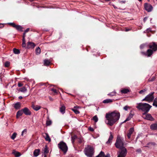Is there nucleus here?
<instances>
[{
  "instance_id": "54",
  "label": "nucleus",
  "mask_w": 157,
  "mask_h": 157,
  "mask_svg": "<svg viewBox=\"0 0 157 157\" xmlns=\"http://www.w3.org/2000/svg\"><path fill=\"white\" fill-rule=\"evenodd\" d=\"M155 144V143L154 142H150L148 143L147 144L148 145H149L150 144L154 145Z\"/></svg>"
},
{
  "instance_id": "18",
  "label": "nucleus",
  "mask_w": 157,
  "mask_h": 157,
  "mask_svg": "<svg viewBox=\"0 0 157 157\" xmlns=\"http://www.w3.org/2000/svg\"><path fill=\"white\" fill-rule=\"evenodd\" d=\"M21 107V104L19 102H17L14 104V107L16 109H19Z\"/></svg>"
},
{
  "instance_id": "10",
  "label": "nucleus",
  "mask_w": 157,
  "mask_h": 157,
  "mask_svg": "<svg viewBox=\"0 0 157 157\" xmlns=\"http://www.w3.org/2000/svg\"><path fill=\"white\" fill-rule=\"evenodd\" d=\"M141 53L147 57H150L153 53V51L151 49H148L146 52H141Z\"/></svg>"
},
{
  "instance_id": "12",
  "label": "nucleus",
  "mask_w": 157,
  "mask_h": 157,
  "mask_svg": "<svg viewBox=\"0 0 157 157\" xmlns=\"http://www.w3.org/2000/svg\"><path fill=\"white\" fill-rule=\"evenodd\" d=\"M23 113L26 115H30L31 114V112L29 109L27 107H25L22 109Z\"/></svg>"
},
{
  "instance_id": "29",
  "label": "nucleus",
  "mask_w": 157,
  "mask_h": 157,
  "mask_svg": "<svg viewBox=\"0 0 157 157\" xmlns=\"http://www.w3.org/2000/svg\"><path fill=\"white\" fill-rule=\"evenodd\" d=\"M36 55H38L41 52V49L40 47H37L36 49Z\"/></svg>"
},
{
  "instance_id": "49",
  "label": "nucleus",
  "mask_w": 157,
  "mask_h": 157,
  "mask_svg": "<svg viewBox=\"0 0 157 157\" xmlns=\"http://www.w3.org/2000/svg\"><path fill=\"white\" fill-rule=\"evenodd\" d=\"M27 129H25L22 132L21 135L23 136L24 133H26L27 132Z\"/></svg>"
},
{
  "instance_id": "6",
  "label": "nucleus",
  "mask_w": 157,
  "mask_h": 157,
  "mask_svg": "<svg viewBox=\"0 0 157 157\" xmlns=\"http://www.w3.org/2000/svg\"><path fill=\"white\" fill-rule=\"evenodd\" d=\"M58 147L65 154L68 150V147L66 144L63 141H60L58 144Z\"/></svg>"
},
{
  "instance_id": "42",
  "label": "nucleus",
  "mask_w": 157,
  "mask_h": 157,
  "mask_svg": "<svg viewBox=\"0 0 157 157\" xmlns=\"http://www.w3.org/2000/svg\"><path fill=\"white\" fill-rule=\"evenodd\" d=\"M10 65V62L9 61H6L4 63V66L6 67H8Z\"/></svg>"
},
{
  "instance_id": "45",
  "label": "nucleus",
  "mask_w": 157,
  "mask_h": 157,
  "mask_svg": "<svg viewBox=\"0 0 157 157\" xmlns=\"http://www.w3.org/2000/svg\"><path fill=\"white\" fill-rule=\"evenodd\" d=\"M147 90L145 89H144L140 90L139 92V93L140 94H142L144 92Z\"/></svg>"
},
{
  "instance_id": "26",
  "label": "nucleus",
  "mask_w": 157,
  "mask_h": 157,
  "mask_svg": "<svg viewBox=\"0 0 157 157\" xmlns=\"http://www.w3.org/2000/svg\"><path fill=\"white\" fill-rule=\"evenodd\" d=\"M113 102V100L111 99H107L103 101V103L105 104H107L111 103Z\"/></svg>"
},
{
  "instance_id": "28",
  "label": "nucleus",
  "mask_w": 157,
  "mask_h": 157,
  "mask_svg": "<svg viewBox=\"0 0 157 157\" xmlns=\"http://www.w3.org/2000/svg\"><path fill=\"white\" fill-rule=\"evenodd\" d=\"M72 110L76 114H78L79 113V112L76 107H74V108L72 109Z\"/></svg>"
},
{
  "instance_id": "3",
  "label": "nucleus",
  "mask_w": 157,
  "mask_h": 157,
  "mask_svg": "<svg viewBox=\"0 0 157 157\" xmlns=\"http://www.w3.org/2000/svg\"><path fill=\"white\" fill-rule=\"evenodd\" d=\"M115 145L116 147L119 149H122L124 147V140L119 135L117 136L116 142L115 144Z\"/></svg>"
},
{
  "instance_id": "38",
  "label": "nucleus",
  "mask_w": 157,
  "mask_h": 157,
  "mask_svg": "<svg viewBox=\"0 0 157 157\" xmlns=\"http://www.w3.org/2000/svg\"><path fill=\"white\" fill-rule=\"evenodd\" d=\"M52 124V121L50 120H47L46 122L47 126H48Z\"/></svg>"
},
{
  "instance_id": "37",
  "label": "nucleus",
  "mask_w": 157,
  "mask_h": 157,
  "mask_svg": "<svg viewBox=\"0 0 157 157\" xmlns=\"http://www.w3.org/2000/svg\"><path fill=\"white\" fill-rule=\"evenodd\" d=\"M93 120L95 122H97L98 121V118L97 115H95L93 118Z\"/></svg>"
},
{
  "instance_id": "27",
  "label": "nucleus",
  "mask_w": 157,
  "mask_h": 157,
  "mask_svg": "<svg viewBox=\"0 0 157 157\" xmlns=\"http://www.w3.org/2000/svg\"><path fill=\"white\" fill-rule=\"evenodd\" d=\"M19 91L23 93H25L27 92V90L25 87L24 86L23 87L20 88Z\"/></svg>"
},
{
  "instance_id": "20",
  "label": "nucleus",
  "mask_w": 157,
  "mask_h": 157,
  "mask_svg": "<svg viewBox=\"0 0 157 157\" xmlns=\"http://www.w3.org/2000/svg\"><path fill=\"white\" fill-rule=\"evenodd\" d=\"M42 151H43L44 154L47 155V154L49 152L48 147L47 145L45 146V147L42 149Z\"/></svg>"
},
{
  "instance_id": "21",
  "label": "nucleus",
  "mask_w": 157,
  "mask_h": 157,
  "mask_svg": "<svg viewBox=\"0 0 157 157\" xmlns=\"http://www.w3.org/2000/svg\"><path fill=\"white\" fill-rule=\"evenodd\" d=\"M130 92L129 89L126 88H123L121 90V94H127Z\"/></svg>"
},
{
  "instance_id": "57",
  "label": "nucleus",
  "mask_w": 157,
  "mask_h": 157,
  "mask_svg": "<svg viewBox=\"0 0 157 157\" xmlns=\"http://www.w3.org/2000/svg\"><path fill=\"white\" fill-rule=\"evenodd\" d=\"M136 151L139 152H141V150L140 149H139L136 150Z\"/></svg>"
},
{
  "instance_id": "14",
  "label": "nucleus",
  "mask_w": 157,
  "mask_h": 157,
  "mask_svg": "<svg viewBox=\"0 0 157 157\" xmlns=\"http://www.w3.org/2000/svg\"><path fill=\"white\" fill-rule=\"evenodd\" d=\"M110 135L108 141L106 142V144L108 145L110 144L112 141V140L113 138V136L111 132H110Z\"/></svg>"
},
{
  "instance_id": "31",
  "label": "nucleus",
  "mask_w": 157,
  "mask_h": 157,
  "mask_svg": "<svg viewBox=\"0 0 157 157\" xmlns=\"http://www.w3.org/2000/svg\"><path fill=\"white\" fill-rule=\"evenodd\" d=\"M96 157H105V155L103 152L101 151L100 154Z\"/></svg>"
},
{
  "instance_id": "61",
  "label": "nucleus",
  "mask_w": 157,
  "mask_h": 157,
  "mask_svg": "<svg viewBox=\"0 0 157 157\" xmlns=\"http://www.w3.org/2000/svg\"><path fill=\"white\" fill-rule=\"evenodd\" d=\"M142 101H147V98H146V97L144 99H143L142 100Z\"/></svg>"
},
{
  "instance_id": "16",
  "label": "nucleus",
  "mask_w": 157,
  "mask_h": 157,
  "mask_svg": "<svg viewBox=\"0 0 157 157\" xmlns=\"http://www.w3.org/2000/svg\"><path fill=\"white\" fill-rule=\"evenodd\" d=\"M145 115V117H144L143 116V117L145 119L151 121L154 120V118L152 117L151 115L150 114L146 113Z\"/></svg>"
},
{
  "instance_id": "17",
  "label": "nucleus",
  "mask_w": 157,
  "mask_h": 157,
  "mask_svg": "<svg viewBox=\"0 0 157 157\" xmlns=\"http://www.w3.org/2000/svg\"><path fill=\"white\" fill-rule=\"evenodd\" d=\"M12 154H13L15 157H19L21 155V153L15 150H13Z\"/></svg>"
},
{
  "instance_id": "64",
  "label": "nucleus",
  "mask_w": 157,
  "mask_h": 157,
  "mask_svg": "<svg viewBox=\"0 0 157 157\" xmlns=\"http://www.w3.org/2000/svg\"><path fill=\"white\" fill-rule=\"evenodd\" d=\"M105 157H110L109 155H106V156L105 155Z\"/></svg>"
},
{
  "instance_id": "41",
  "label": "nucleus",
  "mask_w": 157,
  "mask_h": 157,
  "mask_svg": "<svg viewBox=\"0 0 157 157\" xmlns=\"http://www.w3.org/2000/svg\"><path fill=\"white\" fill-rule=\"evenodd\" d=\"M22 46L23 47H26V44L25 39H22Z\"/></svg>"
},
{
  "instance_id": "33",
  "label": "nucleus",
  "mask_w": 157,
  "mask_h": 157,
  "mask_svg": "<svg viewBox=\"0 0 157 157\" xmlns=\"http://www.w3.org/2000/svg\"><path fill=\"white\" fill-rule=\"evenodd\" d=\"M13 52L16 54H18L20 53V51L19 50L17 49L16 48H14L13 49Z\"/></svg>"
},
{
  "instance_id": "46",
  "label": "nucleus",
  "mask_w": 157,
  "mask_h": 157,
  "mask_svg": "<svg viewBox=\"0 0 157 157\" xmlns=\"http://www.w3.org/2000/svg\"><path fill=\"white\" fill-rule=\"evenodd\" d=\"M155 78L154 77H152L151 78H149L148 79V81L149 82H152L155 80Z\"/></svg>"
},
{
  "instance_id": "50",
  "label": "nucleus",
  "mask_w": 157,
  "mask_h": 157,
  "mask_svg": "<svg viewBox=\"0 0 157 157\" xmlns=\"http://www.w3.org/2000/svg\"><path fill=\"white\" fill-rule=\"evenodd\" d=\"M128 108L129 107L128 106L126 105L123 108V109L125 111H127Z\"/></svg>"
},
{
  "instance_id": "44",
  "label": "nucleus",
  "mask_w": 157,
  "mask_h": 157,
  "mask_svg": "<svg viewBox=\"0 0 157 157\" xmlns=\"http://www.w3.org/2000/svg\"><path fill=\"white\" fill-rule=\"evenodd\" d=\"M150 128H157V123L151 124V125Z\"/></svg>"
},
{
  "instance_id": "48",
  "label": "nucleus",
  "mask_w": 157,
  "mask_h": 157,
  "mask_svg": "<svg viewBox=\"0 0 157 157\" xmlns=\"http://www.w3.org/2000/svg\"><path fill=\"white\" fill-rule=\"evenodd\" d=\"M132 111H131L130 113L129 114L128 116V117H129L131 118H132L133 117V116L134 115L132 113Z\"/></svg>"
},
{
  "instance_id": "4",
  "label": "nucleus",
  "mask_w": 157,
  "mask_h": 157,
  "mask_svg": "<svg viewBox=\"0 0 157 157\" xmlns=\"http://www.w3.org/2000/svg\"><path fill=\"white\" fill-rule=\"evenodd\" d=\"M145 47L149 48H150L152 49L154 51L157 50V45L155 42H154L149 44L148 43L143 44H141L140 46V49H142Z\"/></svg>"
},
{
  "instance_id": "24",
  "label": "nucleus",
  "mask_w": 157,
  "mask_h": 157,
  "mask_svg": "<svg viewBox=\"0 0 157 157\" xmlns=\"http://www.w3.org/2000/svg\"><path fill=\"white\" fill-rule=\"evenodd\" d=\"M32 108L35 110L37 111L40 109L41 107L39 105H32Z\"/></svg>"
},
{
  "instance_id": "2",
  "label": "nucleus",
  "mask_w": 157,
  "mask_h": 157,
  "mask_svg": "<svg viewBox=\"0 0 157 157\" xmlns=\"http://www.w3.org/2000/svg\"><path fill=\"white\" fill-rule=\"evenodd\" d=\"M137 105L136 107L139 110H141L144 113H143V115H145L149 111L151 106L148 104L147 103H139L136 104Z\"/></svg>"
},
{
  "instance_id": "36",
  "label": "nucleus",
  "mask_w": 157,
  "mask_h": 157,
  "mask_svg": "<svg viewBox=\"0 0 157 157\" xmlns=\"http://www.w3.org/2000/svg\"><path fill=\"white\" fill-rule=\"evenodd\" d=\"M17 135V134L16 132H14L13 133L12 136H11V138L13 140L16 137Z\"/></svg>"
},
{
  "instance_id": "5",
  "label": "nucleus",
  "mask_w": 157,
  "mask_h": 157,
  "mask_svg": "<svg viewBox=\"0 0 157 157\" xmlns=\"http://www.w3.org/2000/svg\"><path fill=\"white\" fill-rule=\"evenodd\" d=\"M85 154L88 157H92L94 153V148L91 146L88 145L84 150Z\"/></svg>"
},
{
  "instance_id": "35",
  "label": "nucleus",
  "mask_w": 157,
  "mask_h": 157,
  "mask_svg": "<svg viewBox=\"0 0 157 157\" xmlns=\"http://www.w3.org/2000/svg\"><path fill=\"white\" fill-rule=\"evenodd\" d=\"M78 141L80 143H82L83 141V138L82 137H80L78 138Z\"/></svg>"
},
{
  "instance_id": "30",
  "label": "nucleus",
  "mask_w": 157,
  "mask_h": 157,
  "mask_svg": "<svg viewBox=\"0 0 157 157\" xmlns=\"http://www.w3.org/2000/svg\"><path fill=\"white\" fill-rule=\"evenodd\" d=\"M152 105L153 106L157 107V98H155L154 99V101Z\"/></svg>"
},
{
  "instance_id": "52",
  "label": "nucleus",
  "mask_w": 157,
  "mask_h": 157,
  "mask_svg": "<svg viewBox=\"0 0 157 157\" xmlns=\"http://www.w3.org/2000/svg\"><path fill=\"white\" fill-rule=\"evenodd\" d=\"M18 86L19 87H21L23 86V84L20 82H18Z\"/></svg>"
},
{
  "instance_id": "59",
  "label": "nucleus",
  "mask_w": 157,
  "mask_h": 157,
  "mask_svg": "<svg viewBox=\"0 0 157 157\" xmlns=\"http://www.w3.org/2000/svg\"><path fill=\"white\" fill-rule=\"evenodd\" d=\"M25 33L24 32V33L23 34V38L22 39H25Z\"/></svg>"
},
{
  "instance_id": "63",
  "label": "nucleus",
  "mask_w": 157,
  "mask_h": 157,
  "mask_svg": "<svg viewBox=\"0 0 157 157\" xmlns=\"http://www.w3.org/2000/svg\"><path fill=\"white\" fill-rule=\"evenodd\" d=\"M151 129H152V130H156V129H157V128H151Z\"/></svg>"
},
{
  "instance_id": "25",
  "label": "nucleus",
  "mask_w": 157,
  "mask_h": 157,
  "mask_svg": "<svg viewBox=\"0 0 157 157\" xmlns=\"http://www.w3.org/2000/svg\"><path fill=\"white\" fill-rule=\"evenodd\" d=\"M15 28L18 31L22 32L23 31V27L21 25H16Z\"/></svg>"
},
{
  "instance_id": "9",
  "label": "nucleus",
  "mask_w": 157,
  "mask_h": 157,
  "mask_svg": "<svg viewBox=\"0 0 157 157\" xmlns=\"http://www.w3.org/2000/svg\"><path fill=\"white\" fill-rule=\"evenodd\" d=\"M154 93V92H151L146 96L147 98V101L150 102L154 100V98L153 94Z\"/></svg>"
},
{
  "instance_id": "19",
  "label": "nucleus",
  "mask_w": 157,
  "mask_h": 157,
  "mask_svg": "<svg viewBox=\"0 0 157 157\" xmlns=\"http://www.w3.org/2000/svg\"><path fill=\"white\" fill-rule=\"evenodd\" d=\"M40 151L39 149H35L33 152V155L35 157L37 156L40 152Z\"/></svg>"
},
{
  "instance_id": "7",
  "label": "nucleus",
  "mask_w": 157,
  "mask_h": 157,
  "mask_svg": "<svg viewBox=\"0 0 157 157\" xmlns=\"http://www.w3.org/2000/svg\"><path fill=\"white\" fill-rule=\"evenodd\" d=\"M120 151L117 152V157H125L127 153V150L125 148L120 149Z\"/></svg>"
},
{
  "instance_id": "58",
  "label": "nucleus",
  "mask_w": 157,
  "mask_h": 157,
  "mask_svg": "<svg viewBox=\"0 0 157 157\" xmlns=\"http://www.w3.org/2000/svg\"><path fill=\"white\" fill-rule=\"evenodd\" d=\"M4 27L3 24L0 23V28H2Z\"/></svg>"
},
{
  "instance_id": "15",
  "label": "nucleus",
  "mask_w": 157,
  "mask_h": 157,
  "mask_svg": "<svg viewBox=\"0 0 157 157\" xmlns=\"http://www.w3.org/2000/svg\"><path fill=\"white\" fill-rule=\"evenodd\" d=\"M42 135L46 141H48L49 142L51 141V139L48 133H42Z\"/></svg>"
},
{
  "instance_id": "51",
  "label": "nucleus",
  "mask_w": 157,
  "mask_h": 157,
  "mask_svg": "<svg viewBox=\"0 0 157 157\" xmlns=\"http://www.w3.org/2000/svg\"><path fill=\"white\" fill-rule=\"evenodd\" d=\"M151 29L150 28H149L147 29L146 31L147 32H149L151 31Z\"/></svg>"
},
{
  "instance_id": "1",
  "label": "nucleus",
  "mask_w": 157,
  "mask_h": 157,
  "mask_svg": "<svg viewBox=\"0 0 157 157\" xmlns=\"http://www.w3.org/2000/svg\"><path fill=\"white\" fill-rule=\"evenodd\" d=\"M120 117V113L114 111L110 113H106L105 115L106 120L105 123L107 125L112 126L119 120Z\"/></svg>"
},
{
  "instance_id": "43",
  "label": "nucleus",
  "mask_w": 157,
  "mask_h": 157,
  "mask_svg": "<svg viewBox=\"0 0 157 157\" xmlns=\"http://www.w3.org/2000/svg\"><path fill=\"white\" fill-rule=\"evenodd\" d=\"M8 24L12 26L14 28H15L16 25L14 23H8Z\"/></svg>"
},
{
  "instance_id": "55",
  "label": "nucleus",
  "mask_w": 157,
  "mask_h": 157,
  "mask_svg": "<svg viewBox=\"0 0 157 157\" xmlns=\"http://www.w3.org/2000/svg\"><path fill=\"white\" fill-rule=\"evenodd\" d=\"M148 17H145L144 19V21L145 22L147 20Z\"/></svg>"
},
{
  "instance_id": "47",
  "label": "nucleus",
  "mask_w": 157,
  "mask_h": 157,
  "mask_svg": "<svg viewBox=\"0 0 157 157\" xmlns=\"http://www.w3.org/2000/svg\"><path fill=\"white\" fill-rule=\"evenodd\" d=\"M51 91L54 92L55 93H56V94H57L58 92L55 89H54V88H52L51 90Z\"/></svg>"
},
{
  "instance_id": "39",
  "label": "nucleus",
  "mask_w": 157,
  "mask_h": 157,
  "mask_svg": "<svg viewBox=\"0 0 157 157\" xmlns=\"http://www.w3.org/2000/svg\"><path fill=\"white\" fill-rule=\"evenodd\" d=\"M131 118L130 117H129L128 116L124 121H123V122H121V123L120 125H121L123 123H124V122H126L130 120L131 119Z\"/></svg>"
},
{
  "instance_id": "23",
  "label": "nucleus",
  "mask_w": 157,
  "mask_h": 157,
  "mask_svg": "<svg viewBox=\"0 0 157 157\" xmlns=\"http://www.w3.org/2000/svg\"><path fill=\"white\" fill-rule=\"evenodd\" d=\"M23 111L22 110V109L21 110L18 111L16 114V117L17 118H18L19 117L21 116L23 114Z\"/></svg>"
},
{
  "instance_id": "34",
  "label": "nucleus",
  "mask_w": 157,
  "mask_h": 157,
  "mask_svg": "<svg viewBox=\"0 0 157 157\" xmlns=\"http://www.w3.org/2000/svg\"><path fill=\"white\" fill-rule=\"evenodd\" d=\"M77 136L76 135H74L71 136V141L73 143L74 142L75 140L77 138Z\"/></svg>"
},
{
  "instance_id": "53",
  "label": "nucleus",
  "mask_w": 157,
  "mask_h": 157,
  "mask_svg": "<svg viewBox=\"0 0 157 157\" xmlns=\"http://www.w3.org/2000/svg\"><path fill=\"white\" fill-rule=\"evenodd\" d=\"M88 130L91 132H93L94 131V128H88Z\"/></svg>"
},
{
  "instance_id": "13",
  "label": "nucleus",
  "mask_w": 157,
  "mask_h": 157,
  "mask_svg": "<svg viewBox=\"0 0 157 157\" xmlns=\"http://www.w3.org/2000/svg\"><path fill=\"white\" fill-rule=\"evenodd\" d=\"M35 46V45L34 43L32 42L29 41L27 43L26 48H33Z\"/></svg>"
},
{
  "instance_id": "56",
  "label": "nucleus",
  "mask_w": 157,
  "mask_h": 157,
  "mask_svg": "<svg viewBox=\"0 0 157 157\" xmlns=\"http://www.w3.org/2000/svg\"><path fill=\"white\" fill-rule=\"evenodd\" d=\"M29 28H27L25 31L24 32L26 33H27V32H28L29 31Z\"/></svg>"
},
{
  "instance_id": "32",
  "label": "nucleus",
  "mask_w": 157,
  "mask_h": 157,
  "mask_svg": "<svg viewBox=\"0 0 157 157\" xmlns=\"http://www.w3.org/2000/svg\"><path fill=\"white\" fill-rule=\"evenodd\" d=\"M50 63V62L49 60L45 59L44 60V64L45 66H48Z\"/></svg>"
},
{
  "instance_id": "8",
  "label": "nucleus",
  "mask_w": 157,
  "mask_h": 157,
  "mask_svg": "<svg viewBox=\"0 0 157 157\" xmlns=\"http://www.w3.org/2000/svg\"><path fill=\"white\" fill-rule=\"evenodd\" d=\"M144 9L147 12H151L153 9V7L151 5L147 3H146L144 4Z\"/></svg>"
},
{
  "instance_id": "60",
  "label": "nucleus",
  "mask_w": 157,
  "mask_h": 157,
  "mask_svg": "<svg viewBox=\"0 0 157 157\" xmlns=\"http://www.w3.org/2000/svg\"><path fill=\"white\" fill-rule=\"evenodd\" d=\"M131 30V29H128V28H126L125 31L126 32H128L129 31H130Z\"/></svg>"
},
{
  "instance_id": "11",
  "label": "nucleus",
  "mask_w": 157,
  "mask_h": 157,
  "mask_svg": "<svg viewBox=\"0 0 157 157\" xmlns=\"http://www.w3.org/2000/svg\"><path fill=\"white\" fill-rule=\"evenodd\" d=\"M135 133L134 128H130L128 131L127 133V136L128 139H130L131 137V135Z\"/></svg>"
},
{
  "instance_id": "22",
  "label": "nucleus",
  "mask_w": 157,
  "mask_h": 157,
  "mask_svg": "<svg viewBox=\"0 0 157 157\" xmlns=\"http://www.w3.org/2000/svg\"><path fill=\"white\" fill-rule=\"evenodd\" d=\"M59 110L60 112L63 114L65 113V107L63 105H62L59 108Z\"/></svg>"
},
{
  "instance_id": "40",
  "label": "nucleus",
  "mask_w": 157,
  "mask_h": 157,
  "mask_svg": "<svg viewBox=\"0 0 157 157\" xmlns=\"http://www.w3.org/2000/svg\"><path fill=\"white\" fill-rule=\"evenodd\" d=\"M116 92L114 91L108 94V95L110 96H112L115 95Z\"/></svg>"
},
{
  "instance_id": "62",
  "label": "nucleus",
  "mask_w": 157,
  "mask_h": 157,
  "mask_svg": "<svg viewBox=\"0 0 157 157\" xmlns=\"http://www.w3.org/2000/svg\"><path fill=\"white\" fill-rule=\"evenodd\" d=\"M18 98L20 99H21L22 98V97L21 96H20Z\"/></svg>"
}]
</instances>
